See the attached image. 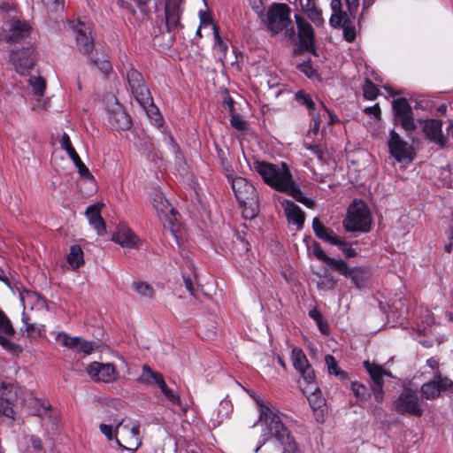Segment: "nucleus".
<instances>
[{
    "label": "nucleus",
    "mask_w": 453,
    "mask_h": 453,
    "mask_svg": "<svg viewBox=\"0 0 453 453\" xmlns=\"http://www.w3.org/2000/svg\"><path fill=\"white\" fill-rule=\"evenodd\" d=\"M246 391L258 407V422L262 426V441L256 448L255 452H257L266 441L275 438L283 447L282 453H301L285 426V416L269 401L253 392Z\"/></svg>",
    "instance_id": "obj_1"
},
{
    "label": "nucleus",
    "mask_w": 453,
    "mask_h": 453,
    "mask_svg": "<svg viewBox=\"0 0 453 453\" xmlns=\"http://www.w3.org/2000/svg\"><path fill=\"white\" fill-rule=\"evenodd\" d=\"M253 169L267 185L278 191L291 196L309 208L314 206V202L304 196L301 189L293 181L292 174L286 163L283 162L277 165L265 161H255L253 163Z\"/></svg>",
    "instance_id": "obj_2"
},
{
    "label": "nucleus",
    "mask_w": 453,
    "mask_h": 453,
    "mask_svg": "<svg viewBox=\"0 0 453 453\" xmlns=\"http://www.w3.org/2000/svg\"><path fill=\"white\" fill-rule=\"evenodd\" d=\"M372 217L367 205L361 200H355L348 208L343 226L348 232H368L371 228Z\"/></svg>",
    "instance_id": "obj_3"
},
{
    "label": "nucleus",
    "mask_w": 453,
    "mask_h": 453,
    "mask_svg": "<svg viewBox=\"0 0 453 453\" xmlns=\"http://www.w3.org/2000/svg\"><path fill=\"white\" fill-rule=\"evenodd\" d=\"M115 440L120 448L136 450L142 445L139 423L132 419H122L115 427Z\"/></svg>",
    "instance_id": "obj_4"
},
{
    "label": "nucleus",
    "mask_w": 453,
    "mask_h": 453,
    "mask_svg": "<svg viewBox=\"0 0 453 453\" xmlns=\"http://www.w3.org/2000/svg\"><path fill=\"white\" fill-rule=\"evenodd\" d=\"M21 404L27 406L33 415L41 418L43 424L49 428L57 426L60 420L58 410L53 408L45 401L35 397L32 393L27 394L21 399Z\"/></svg>",
    "instance_id": "obj_5"
},
{
    "label": "nucleus",
    "mask_w": 453,
    "mask_h": 453,
    "mask_svg": "<svg viewBox=\"0 0 453 453\" xmlns=\"http://www.w3.org/2000/svg\"><path fill=\"white\" fill-rule=\"evenodd\" d=\"M153 206L159 219L165 229H169L173 236L178 241L179 226L176 223V213L173 207L167 201L164 194L157 192L153 197Z\"/></svg>",
    "instance_id": "obj_6"
},
{
    "label": "nucleus",
    "mask_w": 453,
    "mask_h": 453,
    "mask_svg": "<svg viewBox=\"0 0 453 453\" xmlns=\"http://www.w3.org/2000/svg\"><path fill=\"white\" fill-rule=\"evenodd\" d=\"M126 80L131 93L139 104L145 107L151 103L152 98L150 92L144 83L142 73L135 70L131 65L126 67Z\"/></svg>",
    "instance_id": "obj_7"
},
{
    "label": "nucleus",
    "mask_w": 453,
    "mask_h": 453,
    "mask_svg": "<svg viewBox=\"0 0 453 453\" xmlns=\"http://www.w3.org/2000/svg\"><path fill=\"white\" fill-rule=\"evenodd\" d=\"M290 9L285 4H273L270 6L264 20L267 29L279 34L290 24Z\"/></svg>",
    "instance_id": "obj_8"
},
{
    "label": "nucleus",
    "mask_w": 453,
    "mask_h": 453,
    "mask_svg": "<svg viewBox=\"0 0 453 453\" xmlns=\"http://www.w3.org/2000/svg\"><path fill=\"white\" fill-rule=\"evenodd\" d=\"M233 192L241 204L255 205L257 202V196L255 187L245 178L240 176H227Z\"/></svg>",
    "instance_id": "obj_9"
},
{
    "label": "nucleus",
    "mask_w": 453,
    "mask_h": 453,
    "mask_svg": "<svg viewBox=\"0 0 453 453\" xmlns=\"http://www.w3.org/2000/svg\"><path fill=\"white\" fill-rule=\"evenodd\" d=\"M106 114L108 123L112 128L127 130L131 127L130 117L114 96L107 99Z\"/></svg>",
    "instance_id": "obj_10"
},
{
    "label": "nucleus",
    "mask_w": 453,
    "mask_h": 453,
    "mask_svg": "<svg viewBox=\"0 0 453 453\" xmlns=\"http://www.w3.org/2000/svg\"><path fill=\"white\" fill-rule=\"evenodd\" d=\"M312 228L315 235L320 240L329 242L332 245H336L342 248V254L346 257H354L357 255L356 250L346 246V242L343 239H340L337 237L334 231L326 228L318 218H314L312 220Z\"/></svg>",
    "instance_id": "obj_11"
},
{
    "label": "nucleus",
    "mask_w": 453,
    "mask_h": 453,
    "mask_svg": "<svg viewBox=\"0 0 453 453\" xmlns=\"http://www.w3.org/2000/svg\"><path fill=\"white\" fill-rule=\"evenodd\" d=\"M76 49L85 56H88L94 50V38L91 35V27L85 22H72Z\"/></svg>",
    "instance_id": "obj_12"
},
{
    "label": "nucleus",
    "mask_w": 453,
    "mask_h": 453,
    "mask_svg": "<svg viewBox=\"0 0 453 453\" xmlns=\"http://www.w3.org/2000/svg\"><path fill=\"white\" fill-rule=\"evenodd\" d=\"M30 32L31 27L27 22L12 19L3 24L0 39L6 42H16L27 37Z\"/></svg>",
    "instance_id": "obj_13"
},
{
    "label": "nucleus",
    "mask_w": 453,
    "mask_h": 453,
    "mask_svg": "<svg viewBox=\"0 0 453 453\" xmlns=\"http://www.w3.org/2000/svg\"><path fill=\"white\" fill-rule=\"evenodd\" d=\"M395 409L400 413H408L411 416L420 417L423 414L421 401L417 392L404 389L395 402Z\"/></svg>",
    "instance_id": "obj_14"
},
{
    "label": "nucleus",
    "mask_w": 453,
    "mask_h": 453,
    "mask_svg": "<svg viewBox=\"0 0 453 453\" xmlns=\"http://www.w3.org/2000/svg\"><path fill=\"white\" fill-rule=\"evenodd\" d=\"M392 108L395 116V119L400 122L402 127L406 132L416 130L412 109L408 101L403 97L394 99Z\"/></svg>",
    "instance_id": "obj_15"
},
{
    "label": "nucleus",
    "mask_w": 453,
    "mask_h": 453,
    "mask_svg": "<svg viewBox=\"0 0 453 453\" xmlns=\"http://www.w3.org/2000/svg\"><path fill=\"white\" fill-rule=\"evenodd\" d=\"M293 365L301 374L306 384H311V390L317 388L315 372L309 364V361L301 349L295 348L292 349Z\"/></svg>",
    "instance_id": "obj_16"
},
{
    "label": "nucleus",
    "mask_w": 453,
    "mask_h": 453,
    "mask_svg": "<svg viewBox=\"0 0 453 453\" xmlns=\"http://www.w3.org/2000/svg\"><path fill=\"white\" fill-rule=\"evenodd\" d=\"M86 372L95 381L112 383L117 380L119 373L111 363L93 362L88 365Z\"/></svg>",
    "instance_id": "obj_17"
},
{
    "label": "nucleus",
    "mask_w": 453,
    "mask_h": 453,
    "mask_svg": "<svg viewBox=\"0 0 453 453\" xmlns=\"http://www.w3.org/2000/svg\"><path fill=\"white\" fill-rule=\"evenodd\" d=\"M388 145L390 154L397 162L412 161L411 147L395 130L390 131Z\"/></svg>",
    "instance_id": "obj_18"
},
{
    "label": "nucleus",
    "mask_w": 453,
    "mask_h": 453,
    "mask_svg": "<svg viewBox=\"0 0 453 453\" xmlns=\"http://www.w3.org/2000/svg\"><path fill=\"white\" fill-rule=\"evenodd\" d=\"M10 60L18 73L25 74L35 65L36 54L33 48H22L12 51Z\"/></svg>",
    "instance_id": "obj_19"
},
{
    "label": "nucleus",
    "mask_w": 453,
    "mask_h": 453,
    "mask_svg": "<svg viewBox=\"0 0 453 453\" xmlns=\"http://www.w3.org/2000/svg\"><path fill=\"white\" fill-rule=\"evenodd\" d=\"M296 7L303 12L308 19L316 26L322 27L325 19L322 16V10L319 8L317 0H296Z\"/></svg>",
    "instance_id": "obj_20"
},
{
    "label": "nucleus",
    "mask_w": 453,
    "mask_h": 453,
    "mask_svg": "<svg viewBox=\"0 0 453 453\" xmlns=\"http://www.w3.org/2000/svg\"><path fill=\"white\" fill-rule=\"evenodd\" d=\"M111 240L122 248H138L141 241L136 234L125 224H119L113 233Z\"/></svg>",
    "instance_id": "obj_21"
},
{
    "label": "nucleus",
    "mask_w": 453,
    "mask_h": 453,
    "mask_svg": "<svg viewBox=\"0 0 453 453\" xmlns=\"http://www.w3.org/2000/svg\"><path fill=\"white\" fill-rule=\"evenodd\" d=\"M422 130L430 142L437 144L440 148L445 147L446 137L442 134V122L441 120L434 119L425 120Z\"/></svg>",
    "instance_id": "obj_22"
},
{
    "label": "nucleus",
    "mask_w": 453,
    "mask_h": 453,
    "mask_svg": "<svg viewBox=\"0 0 453 453\" xmlns=\"http://www.w3.org/2000/svg\"><path fill=\"white\" fill-rule=\"evenodd\" d=\"M351 15L349 14H338L331 15L329 23L333 27H342L343 30L344 39L351 42L356 38V28L352 25Z\"/></svg>",
    "instance_id": "obj_23"
},
{
    "label": "nucleus",
    "mask_w": 453,
    "mask_h": 453,
    "mask_svg": "<svg viewBox=\"0 0 453 453\" xmlns=\"http://www.w3.org/2000/svg\"><path fill=\"white\" fill-rule=\"evenodd\" d=\"M300 43L306 49L312 48L314 31L311 25L301 15H295Z\"/></svg>",
    "instance_id": "obj_24"
},
{
    "label": "nucleus",
    "mask_w": 453,
    "mask_h": 453,
    "mask_svg": "<svg viewBox=\"0 0 453 453\" xmlns=\"http://www.w3.org/2000/svg\"><path fill=\"white\" fill-rule=\"evenodd\" d=\"M102 204L96 203L88 206L86 209V217L90 226L96 231L98 235H103L106 233L105 223L101 216Z\"/></svg>",
    "instance_id": "obj_25"
},
{
    "label": "nucleus",
    "mask_w": 453,
    "mask_h": 453,
    "mask_svg": "<svg viewBox=\"0 0 453 453\" xmlns=\"http://www.w3.org/2000/svg\"><path fill=\"white\" fill-rule=\"evenodd\" d=\"M181 13V0H166L165 22L168 30L178 27Z\"/></svg>",
    "instance_id": "obj_26"
},
{
    "label": "nucleus",
    "mask_w": 453,
    "mask_h": 453,
    "mask_svg": "<svg viewBox=\"0 0 453 453\" xmlns=\"http://www.w3.org/2000/svg\"><path fill=\"white\" fill-rule=\"evenodd\" d=\"M15 331L10 319L0 311V345L6 349H12L14 344L8 338L14 334Z\"/></svg>",
    "instance_id": "obj_27"
},
{
    "label": "nucleus",
    "mask_w": 453,
    "mask_h": 453,
    "mask_svg": "<svg viewBox=\"0 0 453 453\" xmlns=\"http://www.w3.org/2000/svg\"><path fill=\"white\" fill-rule=\"evenodd\" d=\"M284 212L288 223L297 226L301 229L304 223V212L292 201H286L284 203Z\"/></svg>",
    "instance_id": "obj_28"
},
{
    "label": "nucleus",
    "mask_w": 453,
    "mask_h": 453,
    "mask_svg": "<svg viewBox=\"0 0 453 453\" xmlns=\"http://www.w3.org/2000/svg\"><path fill=\"white\" fill-rule=\"evenodd\" d=\"M364 366L367 370L373 385L372 386H383L384 385V380L383 376L388 375L390 376L388 372L384 371L380 366L371 364L369 361L364 362Z\"/></svg>",
    "instance_id": "obj_29"
},
{
    "label": "nucleus",
    "mask_w": 453,
    "mask_h": 453,
    "mask_svg": "<svg viewBox=\"0 0 453 453\" xmlns=\"http://www.w3.org/2000/svg\"><path fill=\"white\" fill-rule=\"evenodd\" d=\"M20 302L22 303L24 311L27 309L34 310L41 308L44 305V301L34 292L26 291L20 294Z\"/></svg>",
    "instance_id": "obj_30"
},
{
    "label": "nucleus",
    "mask_w": 453,
    "mask_h": 453,
    "mask_svg": "<svg viewBox=\"0 0 453 453\" xmlns=\"http://www.w3.org/2000/svg\"><path fill=\"white\" fill-rule=\"evenodd\" d=\"M164 380L163 375L160 372L153 371L148 365H143L142 372L138 378V381L141 383H146L149 385H157Z\"/></svg>",
    "instance_id": "obj_31"
},
{
    "label": "nucleus",
    "mask_w": 453,
    "mask_h": 453,
    "mask_svg": "<svg viewBox=\"0 0 453 453\" xmlns=\"http://www.w3.org/2000/svg\"><path fill=\"white\" fill-rule=\"evenodd\" d=\"M311 384H306L303 388V392L306 395L307 399L313 409L319 408L325 402L324 398L321 396L319 387L317 386L316 389L311 390Z\"/></svg>",
    "instance_id": "obj_32"
},
{
    "label": "nucleus",
    "mask_w": 453,
    "mask_h": 453,
    "mask_svg": "<svg viewBox=\"0 0 453 453\" xmlns=\"http://www.w3.org/2000/svg\"><path fill=\"white\" fill-rule=\"evenodd\" d=\"M67 262L73 269H77L84 264L83 251L79 245L70 247Z\"/></svg>",
    "instance_id": "obj_33"
},
{
    "label": "nucleus",
    "mask_w": 453,
    "mask_h": 453,
    "mask_svg": "<svg viewBox=\"0 0 453 453\" xmlns=\"http://www.w3.org/2000/svg\"><path fill=\"white\" fill-rule=\"evenodd\" d=\"M349 276L351 278L354 285L360 288L370 278V272L365 267H355L351 269V274Z\"/></svg>",
    "instance_id": "obj_34"
},
{
    "label": "nucleus",
    "mask_w": 453,
    "mask_h": 453,
    "mask_svg": "<svg viewBox=\"0 0 453 453\" xmlns=\"http://www.w3.org/2000/svg\"><path fill=\"white\" fill-rule=\"evenodd\" d=\"M91 60L103 74L107 75L111 71V64L104 52L96 51V57L92 58Z\"/></svg>",
    "instance_id": "obj_35"
},
{
    "label": "nucleus",
    "mask_w": 453,
    "mask_h": 453,
    "mask_svg": "<svg viewBox=\"0 0 453 453\" xmlns=\"http://www.w3.org/2000/svg\"><path fill=\"white\" fill-rule=\"evenodd\" d=\"M35 96L41 97L46 88L45 80L40 75H31L27 81Z\"/></svg>",
    "instance_id": "obj_36"
},
{
    "label": "nucleus",
    "mask_w": 453,
    "mask_h": 453,
    "mask_svg": "<svg viewBox=\"0 0 453 453\" xmlns=\"http://www.w3.org/2000/svg\"><path fill=\"white\" fill-rule=\"evenodd\" d=\"M325 362L327 367L328 373L338 377L340 380L347 379V374L339 366L335 358L332 355H326Z\"/></svg>",
    "instance_id": "obj_37"
},
{
    "label": "nucleus",
    "mask_w": 453,
    "mask_h": 453,
    "mask_svg": "<svg viewBox=\"0 0 453 453\" xmlns=\"http://www.w3.org/2000/svg\"><path fill=\"white\" fill-rule=\"evenodd\" d=\"M57 341L59 342L63 346L71 349H78V345L80 343L81 337L78 336H70L65 332H60L57 335Z\"/></svg>",
    "instance_id": "obj_38"
},
{
    "label": "nucleus",
    "mask_w": 453,
    "mask_h": 453,
    "mask_svg": "<svg viewBox=\"0 0 453 453\" xmlns=\"http://www.w3.org/2000/svg\"><path fill=\"white\" fill-rule=\"evenodd\" d=\"M326 265L334 271L338 272L342 275L349 276L351 274V269L342 259L331 258L327 261Z\"/></svg>",
    "instance_id": "obj_39"
},
{
    "label": "nucleus",
    "mask_w": 453,
    "mask_h": 453,
    "mask_svg": "<svg viewBox=\"0 0 453 453\" xmlns=\"http://www.w3.org/2000/svg\"><path fill=\"white\" fill-rule=\"evenodd\" d=\"M421 392H422V395L426 399L437 398L440 395V389H438V386H437L435 379H434L432 381L425 383L421 387Z\"/></svg>",
    "instance_id": "obj_40"
},
{
    "label": "nucleus",
    "mask_w": 453,
    "mask_h": 453,
    "mask_svg": "<svg viewBox=\"0 0 453 453\" xmlns=\"http://www.w3.org/2000/svg\"><path fill=\"white\" fill-rule=\"evenodd\" d=\"M22 321L26 326V331L30 337H38L41 336L44 331V326L42 325L31 324L28 322V318L26 313L23 312Z\"/></svg>",
    "instance_id": "obj_41"
},
{
    "label": "nucleus",
    "mask_w": 453,
    "mask_h": 453,
    "mask_svg": "<svg viewBox=\"0 0 453 453\" xmlns=\"http://www.w3.org/2000/svg\"><path fill=\"white\" fill-rule=\"evenodd\" d=\"M157 387L160 388L162 394L165 397L172 403V404H179L180 403V395L174 392L173 389L169 388L166 385L165 380H161L160 383L157 384Z\"/></svg>",
    "instance_id": "obj_42"
},
{
    "label": "nucleus",
    "mask_w": 453,
    "mask_h": 453,
    "mask_svg": "<svg viewBox=\"0 0 453 453\" xmlns=\"http://www.w3.org/2000/svg\"><path fill=\"white\" fill-rule=\"evenodd\" d=\"M157 387L160 388L162 394L165 397L172 403V404H179L180 403V395L174 392L173 389L169 388L166 385L165 380H161L160 383L157 384Z\"/></svg>",
    "instance_id": "obj_43"
},
{
    "label": "nucleus",
    "mask_w": 453,
    "mask_h": 453,
    "mask_svg": "<svg viewBox=\"0 0 453 453\" xmlns=\"http://www.w3.org/2000/svg\"><path fill=\"white\" fill-rule=\"evenodd\" d=\"M212 31L214 36V50L220 53V58L225 57L227 51V44L220 37L217 25H212Z\"/></svg>",
    "instance_id": "obj_44"
},
{
    "label": "nucleus",
    "mask_w": 453,
    "mask_h": 453,
    "mask_svg": "<svg viewBox=\"0 0 453 453\" xmlns=\"http://www.w3.org/2000/svg\"><path fill=\"white\" fill-rule=\"evenodd\" d=\"M336 285V280L328 273L319 276L317 282V287L319 290H333Z\"/></svg>",
    "instance_id": "obj_45"
},
{
    "label": "nucleus",
    "mask_w": 453,
    "mask_h": 453,
    "mask_svg": "<svg viewBox=\"0 0 453 453\" xmlns=\"http://www.w3.org/2000/svg\"><path fill=\"white\" fill-rule=\"evenodd\" d=\"M133 288L138 295L145 298H152L154 290L150 285L143 281H137L133 284Z\"/></svg>",
    "instance_id": "obj_46"
},
{
    "label": "nucleus",
    "mask_w": 453,
    "mask_h": 453,
    "mask_svg": "<svg viewBox=\"0 0 453 453\" xmlns=\"http://www.w3.org/2000/svg\"><path fill=\"white\" fill-rule=\"evenodd\" d=\"M296 99L299 104L305 105L308 108V110L311 112V115H312V113H315V104L312 101L310 95L306 94L303 90H300L296 92Z\"/></svg>",
    "instance_id": "obj_47"
},
{
    "label": "nucleus",
    "mask_w": 453,
    "mask_h": 453,
    "mask_svg": "<svg viewBox=\"0 0 453 453\" xmlns=\"http://www.w3.org/2000/svg\"><path fill=\"white\" fill-rule=\"evenodd\" d=\"M318 113L321 114V119L323 121H327L328 125H333L335 122H338L339 119L336 116H334L326 106L320 102L319 108L318 110Z\"/></svg>",
    "instance_id": "obj_48"
},
{
    "label": "nucleus",
    "mask_w": 453,
    "mask_h": 453,
    "mask_svg": "<svg viewBox=\"0 0 453 453\" xmlns=\"http://www.w3.org/2000/svg\"><path fill=\"white\" fill-rule=\"evenodd\" d=\"M440 394L453 391V381L447 377L436 376L435 378Z\"/></svg>",
    "instance_id": "obj_49"
},
{
    "label": "nucleus",
    "mask_w": 453,
    "mask_h": 453,
    "mask_svg": "<svg viewBox=\"0 0 453 453\" xmlns=\"http://www.w3.org/2000/svg\"><path fill=\"white\" fill-rule=\"evenodd\" d=\"M364 96L368 100H374L379 93L377 87L369 80H366L363 87Z\"/></svg>",
    "instance_id": "obj_50"
},
{
    "label": "nucleus",
    "mask_w": 453,
    "mask_h": 453,
    "mask_svg": "<svg viewBox=\"0 0 453 453\" xmlns=\"http://www.w3.org/2000/svg\"><path fill=\"white\" fill-rule=\"evenodd\" d=\"M351 390L358 401H366L369 395L367 394L365 387L358 382L351 383Z\"/></svg>",
    "instance_id": "obj_51"
},
{
    "label": "nucleus",
    "mask_w": 453,
    "mask_h": 453,
    "mask_svg": "<svg viewBox=\"0 0 453 453\" xmlns=\"http://www.w3.org/2000/svg\"><path fill=\"white\" fill-rule=\"evenodd\" d=\"M97 348L98 345L96 344V342L85 341L82 338H81L77 350L82 352L85 355H89Z\"/></svg>",
    "instance_id": "obj_52"
},
{
    "label": "nucleus",
    "mask_w": 453,
    "mask_h": 453,
    "mask_svg": "<svg viewBox=\"0 0 453 453\" xmlns=\"http://www.w3.org/2000/svg\"><path fill=\"white\" fill-rule=\"evenodd\" d=\"M0 414H3L4 416L12 419L14 418V411L9 400L0 398Z\"/></svg>",
    "instance_id": "obj_53"
},
{
    "label": "nucleus",
    "mask_w": 453,
    "mask_h": 453,
    "mask_svg": "<svg viewBox=\"0 0 453 453\" xmlns=\"http://www.w3.org/2000/svg\"><path fill=\"white\" fill-rule=\"evenodd\" d=\"M313 126L308 132L307 137H311V135H317L319 132L321 123L324 122L321 119V114L312 113L311 115Z\"/></svg>",
    "instance_id": "obj_54"
},
{
    "label": "nucleus",
    "mask_w": 453,
    "mask_h": 453,
    "mask_svg": "<svg viewBox=\"0 0 453 453\" xmlns=\"http://www.w3.org/2000/svg\"><path fill=\"white\" fill-rule=\"evenodd\" d=\"M300 72L304 73L309 78H314L317 76V72L311 65V61H304L297 65Z\"/></svg>",
    "instance_id": "obj_55"
},
{
    "label": "nucleus",
    "mask_w": 453,
    "mask_h": 453,
    "mask_svg": "<svg viewBox=\"0 0 453 453\" xmlns=\"http://www.w3.org/2000/svg\"><path fill=\"white\" fill-rule=\"evenodd\" d=\"M304 147L310 150L314 156L318 157V159L322 160L323 152L320 150L319 144L314 142H308L307 140L304 142Z\"/></svg>",
    "instance_id": "obj_56"
},
{
    "label": "nucleus",
    "mask_w": 453,
    "mask_h": 453,
    "mask_svg": "<svg viewBox=\"0 0 453 453\" xmlns=\"http://www.w3.org/2000/svg\"><path fill=\"white\" fill-rule=\"evenodd\" d=\"M42 2L48 9L54 12L63 10L65 4V0H42Z\"/></svg>",
    "instance_id": "obj_57"
},
{
    "label": "nucleus",
    "mask_w": 453,
    "mask_h": 453,
    "mask_svg": "<svg viewBox=\"0 0 453 453\" xmlns=\"http://www.w3.org/2000/svg\"><path fill=\"white\" fill-rule=\"evenodd\" d=\"M230 122L232 127L237 130H243L246 127V122L241 118L240 115L236 114L234 111L231 113Z\"/></svg>",
    "instance_id": "obj_58"
},
{
    "label": "nucleus",
    "mask_w": 453,
    "mask_h": 453,
    "mask_svg": "<svg viewBox=\"0 0 453 453\" xmlns=\"http://www.w3.org/2000/svg\"><path fill=\"white\" fill-rule=\"evenodd\" d=\"M199 18H200V27H211L212 29V25H216L213 23L210 18V16L203 11L199 12Z\"/></svg>",
    "instance_id": "obj_59"
},
{
    "label": "nucleus",
    "mask_w": 453,
    "mask_h": 453,
    "mask_svg": "<svg viewBox=\"0 0 453 453\" xmlns=\"http://www.w3.org/2000/svg\"><path fill=\"white\" fill-rule=\"evenodd\" d=\"M345 1L347 4V6H348L349 14L351 15L353 19H355L356 14L357 12V9L359 7L360 0H345Z\"/></svg>",
    "instance_id": "obj_60"
},
{
    "label": "nucleus",
    "mask_w": 453,
    "mask_h": 453,
    "mask_svg": "<svg viewBox=\"0 0 453 453\" xmlns=\"http://www.w3.org/2000/svg\"><path fill=\"white\" fill-rule=\"evenodd\" d=\"M99 429L101 433L104 434L109 441H111L113 439L115 432L113 433L112 426L101 424L99 426Z\"/></svg>",
    "instance_id": "obj_61"
},
{
    "label": "nucleus",
    "mask_w": 453,
    "mask_h": 453,
    "mask_svg": "<svg viewBox=\"0 0 453 453\" xmlns=\"http://www.w3.org/2000/svg\"><path fill=\"white\" fill-rule=\"evenodd\" d=\"M243 207V215L245 218L253 219L257 215V203L250 206V204H241Z\"/></svg>",
    "instance_id": "obj_62"
},
{
    "label": "nucleus",
    "mask_w": 453,
    "mask_h": 453,
    "mask_svg": "<svg viewBox=\"0 0 453 453\" xmlns=\"http://www.w3.org/2000/svg\"><path fill=\"white\" fill-rule=\"evenodd\" d=\"M250 6L260 16L264 12L262 0H248Z\"/></svg>",
    "instance_id": "obj_63"
},
{
    "label": "nucleus",
    "mask_w": 453,
    "mask_h": 453,
    "mask_svg": "<svg viewBox=\"0 0 453 453\" xmlns=\"http://www.w3.org/2000/svg\"><path fill=\"white\" fill-rule=\"evenodd\" d=\"M313 253L317 257V258H319V260L323 261L326 264L330 259V257L325 253V251L319 245H316L314 247Z\"/></svg>",
    "instance_id": "obj_64"
}]
</instances>
